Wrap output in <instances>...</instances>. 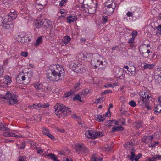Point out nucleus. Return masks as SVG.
Returning <instances> with one entry per match:
<instances>
[{"instance_id": "c9c22d12", "label": "nucleus", "mask_w": 161, "mask_h": 161, "mask_svg": "<svg viewBox=\"0 0 161 161\" xmlns=\"http://www.w3.org/2000/svg\"><path fill=\"white\" fill-rule=\"evenodd\" d=\"M161 108V105H158L154 109V111L156 114L157 113V114H158V113H159L158 110H160V109Z\"/></svg>"}, {"instance_id": "052dcab7", "label": "nucleus", "mask_w": 161, "mask_h": 161, "mask_svg": "<svg viewBox=\"0 0 161 161\" xmlns=\"http://www.w3.org/2000/svg\"><path fill=\"white\" fill-rule=\"evenodd\" d=\"M141 53L143 54V56L144 57L147 58L149 56L148 53H146L142 52Z\"/></svg>"}, {"instance_id": "f8f14e48", "label": "nucleus", "mask_w": 161, "mask_h": 161, "mask_svg": "<svg viewBox=\"0 0 161 161\" xmlns=\"http://www.w3.org/2000/svg\"><path fill=\"white\" fill-rule=\"evenodd\" d=\"M80 64L78 62L76 63L74 61L72 62L69 65L70 68L73 70L75 69L76 70V69H80Z\"/></svg>"}, {"instance_id": "393cba45", "label": "nucleus", "mask_w": 161, "mask_h": 161, "mask_svg": "<svg viewBox=\"0 0 161 161\" xmlns=\"http://www.w3.org/2000/svg\"><path fill=\"white\" fill-rule=\"evenodd\" d=\"M88 91H89L87 89H86L85 90H84L80 92L79 94L80 96H81V97L82 98H84L88 93Z\"/></svg>"}, {"instance_id": "ddd939ff", "label": "nucleus", "mask_w": 161, "mask_h": 161, "mask_svg": "<svg viewBox=\"0 0 161 161\" xmlns=\"http://www.w3.org/2000/svg\"><path fill=\"white\" fill-rule=\"evenodd\" d=\"M0 25L2 26L4 29H12L14 26L13 23L12 22H10L9 23L7 24H4L1 23V24H0Z\"/></svg>"}, {"instance_id": "13d9d810", "label": "nucleus", "mask_w": 161, "mask_h": 161, "mask_svg": "<svg viewBox=\"0 0 161 161\" xmlns=\"http://www.w3.org/2000/svg\"><path fill=\"white\" fill-rule=\"evenodd\" d=\"M108 20V17L107 16H103L102 18L103 22V23H106L107 22Z\"/></svg>"}, {"instance_id": "f03ea898", "label": "nucleus", "mask_w": 161, "mask_h": 161, "mask_svg": "<svg viewBox=\"0 0 161 161\" xmlns=\"http://www.w3.org/2000/svg\"><path fill=\"white\" fill-rule=\"evenodd\" d=\"M54 108L56 115L59 117L61 116L64 117L68 114H69V113L71 112L69 108H68V107L59 103L57 104L54 106Z\"/></svg>"}, {"instance_id": "ea45409f", "label": "nucleus", "mask_w": 161, "mask_h": 161, "mask_svg": "<svg viewBox=\"0 0 161 161\" xmlns=\"http://www.w3.org/2000/svg\"><path fill=\"white\" fill-rule=\"evenodd\" d=\"M114 121V120H108L107 122V123L108 126L109 127H111L112 126Z\"/></svg>"}, {"instance_id": "37998d69", "label": "nucleus", "mask_w": 161, "mask_h": 161, "mask_svg": "<svg viewBox=\"0 0 161 161\" xmlns=\"http://www.w3.org/2000/svg\"><path fill=\"white\" fill-rule=\"evenodd\" d=\"M74 93V91H71L70 92H68L65 94V97H67L70 96H71Z\"/></svg>"}, {"instance_id": "0eeeda50", "label": "nucleus", "mask_w": 161, "mask_h": 161, "mask_svg": "<svg viewBox=\"0 0 161 161\" xmlns=\"http://www.w3.org/2000/svg\"><path fill=\"white\" fill-rule=\"evenodd\" d=\"M124 68L127 69L128 74L130 76L135 75L136 74V68L134 65L124 66Z\"/></svg>"}, {"instance_id": "a19ab883", "label": "nucleus", "mask_w": 161, "mask_h": 161, "mask_svg": "<svg viewBox=\"0 0 161 161\" xmlns=\"http://www.w3.org/2000/svg\"><path fill=\"white\" fill-rule=\"evenodd\" d=\"M116 86V85H115V84H113V85L111 84H106V85H105L104 86L105 88H108V87H110L113 88Z\"/></svg>"}, {"instance_id": "a211bd4d", "label": "nucleus", "mask_w": 161, "mask_h": 161, "mask_svg": "<svg viewBox=\"0 0 161 161\" xmlns=\"http://www.w3.org/2000/svg\"><path fill=\"white\" fill-rule=\"evenodd\" d=\"M8 17L9 16L7 15L5 17L4 19H3L2 17H0V20H1V21L0 22V24H1V23L4 24H7L8 22H11V21H10L9 20L10 19Z\"/></svg>"}, {"instance_id": "5fc2aeb1", "label": "nucleus", "mask_w": 161, "mask_h": 161, "mask_svg": "<svg viewBox=\"0 0 161 161\" xmlns=\"http://www.w3.org/2000/svg\"><path fill=\"white\" fill-rule=\"evenodd\" d=\"M112 147L109 146L108 147H105V150L107 151H111L112 152L113 151H112Z\"/></svg>"}, {"instance_id": "774afa93", "label": "nucleus", "mask_w": 161, "mask_h": 161, "mask_svg": "<svg viewBox=\"0 0 161 161\" xmlns=\"http://www.w3.org/2000/svg\"><path fill=\"white\" fill-rule=\"evenodd\" d=\"M63 160L64 161H72L71 159L69 160V159L65 157H64L63 158Z\"/></svg>"}, {"instance_id": "a18cd8bd", "label": "nucleus", "mask_w": 161, "mask_h": 161, "mask_svg": "<svg viewBox=\"0 0 161 161\" xmlns=\"http://www.w3.org/2000/svg\"><path fill=\"white\" fill-rule=\"evenodd\" d=\"M112 92V91L110 90H107L105 91L104 92H102L101 93V95H103L104 94H106L109 93H111Z\"/></svg>"}, {"instance_id": "423d86ee", "label": "nucleus", "mask_w": 161, "mask_h": 161, "mask_svg": "<svg viewBox=\"0 0 161 161\" xmlns=\"http://www.w3.org/2000/svg\"><path fill=\"white\" fill-rule=\"evenodd\" d=\"M75 150L78 154L80 153H88L89 152L88 149L86 147L82 144H78L76 146Z\"/></svg>"}, {"instance_id": "3c124183", "label": "nucleus", "mask_w": 161, "mask_h": 161, "mask_svg": "<svg viewBox=\"0 0 161 161\" xmlns=\"http://www.w3.org/2000/svg\"><path fill=\"white\" fill-rule=\"evenodd\" d=\"M131 35L133 37H136V36H137V32L136 31H133L131 33Z\"/></svg>"}, {"instance_id": "4468645a", "label": "nucleus", "mask_w": 161, "mask_h": 161, "mask_svg": "<svg viewBox=\"0 0 161 161\" xmlns=\"http://www.w3.org/2000/svg\"><path fill=\"white\" fill-rule=\"evenodd\" d=\"M82 81L81 80H79L76 83L75 86L73 89V91H74V93H75L80 88V85L82 83Z\"/></svg>"}, {"instance_id": "4be33fe9", "label": "nucleus", "mask_w": 161, "mask_h": 161, "mask_svg": "<svg viewBox=\"0 0 161 161\" xmlns=\"http://www.w3.org/2000/svg\"><path fill=\"white\" fill-rule=\"evenodd\" d=\"M47 158L54 161H60L57 159L56 155L50 153L47 155Z\"/></svg>"}, {"instance_id": "412c9836", "label": "nucleus", "mask_w": 161, "mask_h": 161, "mask_svg": "<svg viewBox=\"0 0 161 161\" xmlns=\"http://www.w3.org/2000/svg\"><path fill=\"white\" fill-rule=\"evenodd\" d=\"M104 4L105 7H112L113 5L116 7L115 3L113 2L112 0H108Z\"/></svg>"}, {"instance_id": "bf43d9fd", "label": "nucleus", "mask_w": 161, "mask_h": 161, "mask_svg": "<svg viewBox=\"0 0 161 161\" xmlns=\"http://www.w3.org/2000/svg\"><path fill=\"white\" fill-rule=\"evenodd\" d=\"M25 142H23L21 144L19 148L20 149H23L25 147Z\"/></svg>"}, {"instance_id": "1a4fd4ad", "label": "nucleus", "mask_w": 161, "mask_h": 161, "mask_svg": "<svg viewBox=\"0 0 161 161\" xmlns=\"http://www.w3.org/2000/svg\"><path fill=\"white\" fill-rule=\"evenodd\" d=\"M85 136L88 138L95 139L97 138V135L96 132L93 131L92 130L90 131L88 130L85 133Z\"/></svg>"}, {"instance_id": "6ab92c4d", "label": "nucleus", "mask_w": 161, "mask_h": 161, "mask_svg": "<svg viewBox=\"0 0 161 161\" xmlns=\"http://www.w3.org/2000/svg\"><path fill=\"white\" fill-rule=\"evenodd\" d=\"M124 129V128L121 126H114L112 129V132L114 133L116 131H122Z\"/></svg>"}, {"instance_id": "aec40b11", "label": "nucleus", "mask_w": 161, "mask_h": 161, "mask_svg": "<svg viewBox=\"0 0 161 161\" xmlns=\"http://www.w3.org/2000/svg\"><path fill=\"white\" fill-rule=\"evenodd\" d=\"M67 19L68 21V22L69 23H71V22H73L77 19L76 17L75 16H72L70 15L67 17Z\"/></svg>"}, {"instance_id": "7ed1b4c3", "label": "nucleus", "mask_w": 161, "mask_h": 161, "mask_svg": "<svg viewBox=\"0 0 161 161\" xmlns=\"http://www.w3.org/2000/svg\"><path fill=\"white\" fill-rule=\"evenodd\" d=\"M3 98L8 100L10 104L13 105L18 104V101L17 96L14 94H12L8 92H7L5 95H0V99Z\"/></svg>"}, {"instance_id": "2f4dec72", "label": "nucleus", "mask_w": 161, "mask_h": 161, "mask_svg": "<svg viewBox=\"0 0 161 161\" xmlns=\"http://www.w3.org/2000/svg\"><path fill=\"white\" fill-rule=\"evenodd\" d=\"M34 87L37 91H38L41 90L42 89V86L41 84H34Z\"/></svg>"}, {"instance_id": "0e129e2a", "label": "nucleus", "mask_w": 161, "mask_h": 161, "mask_svg": "<svg viewBox=\"0 0 161 161\" xmlns=\"http://www.w3.org/2000/svg\"><path fill=\"white\" fill-rule=\"evenodd\" d=\"M142 155L141 153H139L137 155H136V159L138 160L141 157Z\"/></svg>"}, {"instance_id": "c03bdc74", "label": "nucleus", "mask_w": 161, "mask_h": 161, "mask_svg": "<svg viewBox=\"0 0 161 161\" xmlns=\"http://www.w3.org/2000/svg\"><path fill=\"white\" fill-rule=\"evenodd\" d=\"M129 104L130 106L133 107H135L136 105L135 102L133 100H131L130 101L129 103Z\"/></svg>"}, {"instance_id": "6e6d98bb", "label": "nucleus", "mask_w": 161, "mask_h": 161, "mask_svg": "<svg viewBox=\"0 0 161 161\" xmlns=\"http://www.w3.org/2000/svg\"><path fill=\"white\" fill-rule=\"evenodd\" d=\"M96 135H97V137L98 136H103V133H102L100 131L99 132H96Z\"/></svg>"}, {"instance_id": "c756f323", "label": "nucleus", "mask_w": 161, "mask_h": 161, "mask_svg": "<svg viewBox=\"0 0 161 161\" xmlns=\"http://www.w3.org/2000/svg\"><path fill=\"white\" fill-rule=\"evenodd\" d=\"M10 130L9 128L6 127L2 123H0V130L6 131Z\"/></svg>"}, {"instance_id": "8fccbe9b", "label": "nucleus", "mask_w": 161, "mask_h": 161, "mask_svg": "<svg viewBox=\"0 0 161 161\" xmlns=\"http://www.w3.org/2000/svg\"><path fill=\"white\" fill-rule=\"evenodd\" d=\"M157 158H156V155L154 157L149 158L147 160V161H154L156 160Z\"/></svg>"}, {"instance_id": "f257e3e1", "label": "nucleus", "mask_w": 161, "mask_h": 161, "mask_svg": "<svg viewBox=\"0 0 161 161\" xmlns=\"http://www.w3.org/2000/svg\"><path fill=\"white\" fill-rule=\"evenodd\" d=\"M65 73L64 69L59 65L50 66L47 71V79L53 81H57L64 78Z\"/></svg>"}, {"instance_id": "58836bf2", "label": "nucleus", "mask_w": 161, "mask_h": 161, "mask_svg": "<svg viewBox=\"0 0 161 161\" xmlns=\"http://www.w3.org/2000/svg\"><path fill=\"white\" fill-rule=\"evenodd\" d=\"M102 159L101 158H99L94 157L92 159L91 161H102Z\"/></svg>"}, {"instance_id": "338daca9", "label": "nucleus", "mask_w": 161, "mask_h": 161, "mask_svg": "<svg viewBox=\"0 0 161 161\" xmlns=\"http://www.w3.org/2000/svg\"><path fill=\"white\" fill-rule=\"evenodd\" d=\"M14 133L11 132H8V137H14Z\"/></svg>"}, {"instance_id": "f704fd0d", "label": "nucleus", "mask_w": 161, "mask_h": 161, "mask_svg": "<svg viewBox=\"0 0 161 161\" xmlns=\"http://www.w3.org/2000/svg\"><path fill=\"white\" fill-rule=\"evenodd\" d=\"M44 5L40 3H36L35 5L36 8L38 10L40 9H42L43 8Z\"/></svg>"}, {"instance_id": "5701e85b", "label": "nucleus", "mask_w": 161, "mask_h": 161, "mask_svg": "<svg viewBox=\"0 0 161 161\" xmlns=\"http://www.w3.org/2000/svg\"><path fill=\"white\" fill-rule=\"evenodd\" d=\"M135 150L134 149H132L131 152L130 159L131 161H133L136 159V155L135 154Z\"/></svg>"}, {"instance_id": "a878e982", "label": "nucleus", "mask_w": 161, "mask_h": 161, "mask_svg": "<svg viewBox=\"0 0 161 161\" xmlns=\"http://www.w3.org/2000/svg\"><path fill=\"white\" fill-rule=\"evenodd\" d=\"M70 40L71 38L70 37L68 36H66L64 37L62 41L64 44H66L70 42Z\"/></svg>"}, {"instance_id": "864d4df0", "label": "nucleus", "mask_w": 161, "mask_h": 161, "mask_svg": "<svg viewBox=\"0 0 161 161\" xmlns=\"http://www.w3.org/2000/svg\"><path fill=\"white\" fill-rule=\"evenodd\" d=\"M4 72L2 66L0 67V78H1Z\"/></svg>"}, {"instance_id": "473e14b6", "label": "nucleus", "mask_w": 161, "mask_h": 161, "mask_svg": "<svg viewBox=\"0 0 161 161\" xmlns=\"http://www.w3.org/2000/svg\"><path fill=\"white\" fill-rule=\"evenodd\" d=\"M50 105L48 103H45L43 104H41V103L38 104V106H39V108H46L48 107Z\"/></svg>"}, {"instance_id": "cd10ccee", "label": "nucleus", "mask_w": 161, "mask_h": 161, "mask_svg": "<svg viewBox=\"0 0 161 161\" xmlns=\"http://www.w3.org/2000/svg\"><path fill=\"white\" fill-rule=\"evenodd\" d=\"M155 80L156 83L161 85V76L156 75L155 77Z\"/></svg>"}, {"instance_id": "680f3d73", "label": "nucleus", "mask_w": 161, "mask_h": 161, "mask_svg": "<svg viewBox=\"0 0 161 161\" xmlns=\"http://www.w3.org/2000/svg\"><path fill=\"white\" fill-rule=\"evenodd\" d=\"M135 39L134 37H132L128 41V43H132L134 42V40Z\"/></svg>"}, {"instance_id": "20e7f679", "label": "nucleus", "mask_w": 161, "mask_h": 161, "mask_svg": "<svg viewBox=\"0 0 161 161\" xmlns=\"http://www.w3.org/2000/svg\"><path fill=\"white\" fill-rule=\"evenodd\" d=\"M140 97L138 99L137 105L142 106L144 104L148 102V100H151L149 99L151 98V96H149L148 93L142 92L139 93Z\"/></svg>"}, {"instance_id": "c85d7f7f", "label": "nucleus", "mask_w": 161, "mask_h": 161, "mask_svg": "<svg viewBox=\"0 0 161 161\" xmlns=\"http://www.w3.org/2000/svg\"><path fill=\"white\" fill-rule=\"evenodd\" d=\"M81 97L80 95V94H76L75 96L73 98V100H77L80 102H82V101L81 99Z\"/></svg>"}, {"instance_id": "79ce46f5", "label": "nucleus", "mask_w": 161, "mask_h": 161, "mask_svg": "<svg viewBox=\"0 0 161 161\" xmlns=\"http://www.w3.org/2000/svg\"><path fill=\"white\" fill-rule=\"evenodd\" d=\"M42 40V38L41 37H40L38 38L36 40V43L35 44L36 46L40 44V43Z\"/></svg>"}, {"instance_id": "de8ad7c7", "label": "nucleus", "mask_w": 161, "mask_h": 161, "mask_svg": "<svg viewBox=\"0 0 161 161\" xmlns=\"http://www.w3.org/2000/svg\"><path fill=\"white\" fill-rule=\"evenodd\" d=\"M67 0H61L60 1L59 5L62 7L64 6L67 2Z\"/></svg>"}, {"instance_id": "6e6552de", "label": "nucleus", "mask_w": 161, "mask_h": 161, "mask_svg": "<svg viewBox=\"0 0 161 161\" xmlns=\"http://www.w3.org/2000/svg\"><path fill=\"white\" fill-rule=\"evenodd\" d=\"M116 7L114 6L112 7H104L103 10L104 11V13L108 15L112 14L114 12Z\"/></svg>"}, {"instance_id": "49530a36", "label": "nucleus", "mask_w": 161, "mask_h": 161, "mask_svg": "<svg viewBox=\"0 0 161 161\" xmlns=\"http://www.w3.org/2000/svg\"><path fill=\"white\" fill-rule=\"evenodd\" d=\"M26 159L25 156H20L18 157V161H24Z\"/></svg>"}, {"instance_id": "f3484780", "label": "nucleus", "mask_w": 161, "mask_h": 161, "mask_svg": "<svg viewBox=\"0 0 161 161\" xmlns=\"http://www.w3.org/2000/svg\"><path fill=\"white\" fill-rule=\"evenodd\" d=\"M94 7H90L88 9V12L89 14H94L96 11L97 8V3L93 4Z\"/></svg>"}, {"instance_id": "72a5a7b5", "label": "nucleus", "mask_w": 161, "mask_h": 161, "mask_svg": "<svg viewBox=\"0 0 161 161\" xmlns=\"http://www.w3.org/2000/svg\"><path fill=\"white\" fill-rule=\"evenodd\" d=\"M42 132L44 135L47 136L50 133L48 129L45 127L42 128Z\"/></svg>"}, {"instance_id": "603ef678", "label": "nucleus", "mask_w": 161, "mask_h": 161, "mask_svg": "<svg viewBox=\"0 0 161 161\" xmlns=\"http://www.w3.org/2000/svg\"><path fill=\"white\" fill-rule=\"evenodd\" d=\"M21 55L22 56L26 57L28 55V53L26 51H24L21 53Z\"/></svg>"}, {"instance_id": "39448f33", "label": "nucleus", "mask_w": 161, "mask_h": 161, "mask_svg": "<svg viewBox=\"0 0 161 161\" xmlns=\"http://www.w3.org/2000/svg\"><path fill=\"white\" fill-rule=\"evenodd\" d=\"M41 27L47 28L49 27L50 29H52L53 27L51 22L48 19H43L41 21H38L35 24V29H38Z\"/></svg>"}, {"instance_id": "69168bd1", "label": "nucleus", "mask_w": 161, "mask_h": 161, "mask_svg": "<svg viewBox=\"0 0 161 161\" xmlns=\"http://www.w3.org/2000/svg\"><path fill=\"white\" fill-rule=\"evenodd\" d=\"M103 101L102 100V98H99L97 99V101L96 102V103H101V102H103Z\"/></svg>"}, {"instance_id": "9b49d317", "label": "nucleus", "mask_w": 161, "mask_h": 161, "mask_svg": "<svg viewBox=\"0 0 161 161\" xmlns=\"http://www.w3.org/2000/svg\"><path fill=\"white\" fill-rule=\"evenodd\" d=\"M0 82L1 83H3L5 85H9L12 82L11 78L9 76H5L3 79L0 80Z\"/></svg>"}, {"instance_id": "9d476101", "label": "nucleus", "mask_w": 161, "mask_h": 161, "mask_svg": "<svg viewBox=\"0 0 161 161\" xmlns=\"http://www.w3.org/2000/svg\"><path fill=\"white\" fill-rule=\"evenodd\" d=\"M25 76V81H24L25 83H28L30 81V79L32 77L33 72L31 71H28L27 72L24 73Z\"/></svg>"}, {"instance_id": "e433bc0d", "label": "nucleus", "mask_w": 161, "mask_h": 161, "mask_svg": "<svg viewBox=\"0 0 161 161\" xmlns=\"http://www.w3.org/2000/svg\"><path fill=\"white\" fill-rule=\"evenodd\" d=\"M29 108L30 109H37L39 108V106H38V104H33L31 106H29Z\"/></svg>"}, {"instance_id": "4d7b16f0", "label": "nucleus", "mask_w": 161, "mask_h": 161, "mask_svg": "<svg viewBox=\"0 0 161 161\" xmlns=\"http://www.w3.org/2000/svg\"><path fill=\"white\" fill-rule=\"evenodd\" d=\"M156 29L159 31V34H161V25H159L156 27Z\"/></svg>"}, {"instance_id": "bb28decb", "label": "nucleus", "mask_w": 161, "mask_h": 161, "mask_svg": "<svg viewBox=\"0 0 161 161\" xmlns=\"http://www.w3.org/2000/svg\"><path fill=\"white\" fill-rule=\"evenodd\" d=\"M100 61L99 59H94L93 60H92L91 63L92 64V65H93L94 64V62H95L96 64L94 65V66L95 68H97V67H98V66L100 65V64H99Z\"/></svg>"}, {"instance_id": "2eb2a0df", "label": "nucleus", "mask_w": 161, "mask_h": 161, "mask_svg": "<svg viewBox=\"0 0 161 161\" xmlns=\"http://www.w3.org/2000/svg\"><path fill=\"white\" fill-rule=\"evenodd\" d=\"M20 79L22 80L24 84H25L24 83V81H25V76L24 75V74L23 73H20L18 75L17 77L16 78V80L17 81L20 80Z\"/></svg>"}, {"instance_id": "b1692460", "label": "nucleus", "mask_w": 161, "mask_h": 161, "mask_svg": "<svg viewBox=\"0 0 161 161\" xmlns=\"http://www.w3.org/2000/svg\"><path fill=\"white\" fill-rule=\"evenodd\" d=\"M155 64H146L144 66V69H153L155 66Z\"/></svg>"}, {"instance_id": "7c9ffc66", "label": "nucleus", "mask_w": 161, "mask_h": 161, "mask_svg": "<svg viewBox=\"0 0 161 161\" xmlns=\"http://www.w3.org/2000/svg\"><path fill=\"white\" fill-rule=\"evenodd\" d=\"M134 126L136 129H138L140 127H142V124L141 122H136L133 124Z\"/></svg>"}, {"instance_id": "dca6fc26", "label": "nucleus", "mask_w": 161, "mask_h": 161, "mask_svg": "<svg viewBox=\"0 0 161 161\" xmlns=\"http://www.w3.org/2000/svg\"><path fill=\"white\" fill-rule=\"evenodd\" d=\"M10 19V21H11L13 19H16L17 16V15L16 14V12H10L8 15Z\"/></svg>"}, {"instance_id": "e2e57ef3", "label": "nucleus", "mask_w": 161, "mask_h": 161, "mask_svg": "<svg viewBox=\"0 0 161 161\" xmlns=\"http://www.w3.org/2000/svg\"><path fill=\"white\" fill-rule=\"evenodd\" d=\"M51 139L53 140L54 139V137L50 133H49L48 135H47Z\"/></svg>"}, {"instance_id": "4c0bfd02", "label": "nucleus", "mask_w": 161, "mask_h": 161, "mask_svg": "<svg viewBox=\"0 0 161 161\" xmlns=\"http://www.w3.org/2000/svg\"><path fill=\"white\" fill-rule=\"evenodd\" d=\"M97 118L99 122H102L104 121L105 119V118H104L102 115L98 114L97 115Z\"/></svg>"}, {"instance_id": "09e8293b", "label": "nucleus", "mask_w": 161, "mask_h": 161, "mask_svg": "<svg viewBox=\"0 0 161 161\" xmlns=\"http://www.w3.org/2000/svg\"><path fill=\"white\" fill-rule=\"evenodd\" d=\"M144 106L147 110H150L151 109V107L149 106L148 103V102L145 103Z\"/></svg>"}]
</instances>
